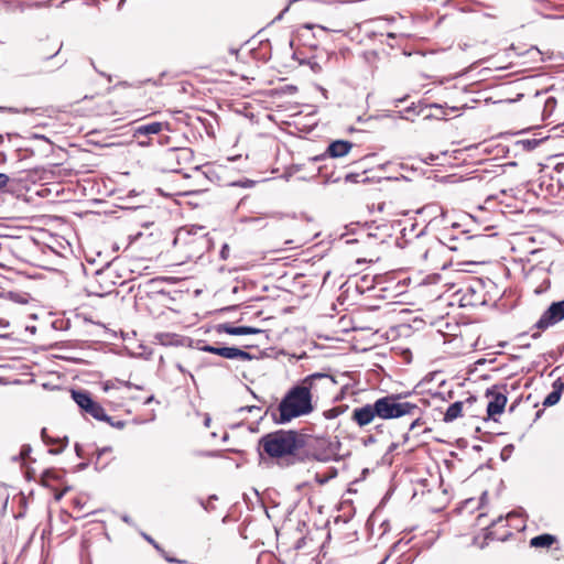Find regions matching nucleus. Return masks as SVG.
I'll return each mask as SVG.
<instances>
[{"instance_id": "5", "label": "nucleus", "mask_w": 564, "mask_h": 564, "mask_svg": "<svg viewBox=\"0 0 564 564\" xmlns=\"http://www.w3.org/2000/svg\"><path fill=\"white\" fill-rule=\"evenodd\" d=\"M130 116L142 111H155L159 91L154 84L121 87Z\"/></svg>"}, {"instance_id": "21", "label": "nucleus", "mask_w": 564, "mask_h": 564, "mask_svg": "<svg viewBox=\"0 0 564 564\" xmlns=\"http://www.w3.org/2000/svg\"><path fill=\"white\" fill-rule=\"evenodd\" d=\"M169 155L172 160L177 161L178 164H181V161H193V152L188 148H172Z\"/></svg>"}, {"instance_id": "7", "label": "nucleus", "mask_w": 564, "mask_h": 564, "mask_svg": "<svg viewBox=\"0 0 564 564\" xmlns=\"http://www.w3.org/2000/svg\"><path fill=\"white\" fill-rule=\"evenodd\" d=\"M160 235L150 231V228L147 226L144 231L129 236L126 250H129L132 256L140 259L151 260L160 250Z\"/></svg>"}, {"instance_id": "29", "label": "nucleus", "mask_w": 564, "mask_h": 564, "mask_svg": "<svg viewBox=\"0 0 564 564\" xmlns=\"http://www.w3.org/2000/svg\"><path fill=\"white\" fill-rule=\"evenodd\" d=\"M553 388L561 394L562 392H564V381H562L561 379L556 380L553 383Z\"/></svg>"}, {"instance_id": "23", "label": "nucleus", "mask_w": 564, "mask_h": 564, "mask_svg": "<svg viewBox=\"0 0 564 564\" xmlns=\"http://www.w3.org/2000/svg\"><path fill=\"white\" fill-rule=\"evenodd\" d=\"M225 332L229 335H251V334H258L260 333V329L249 326H231V325H225L224 326Z\"/></svg>"}, {"instance_id": "22", "label": "nucleus", "mask_w": 564, "mask_h": 564, "mask_svg": "<svg viewBox=\"0 0 564 564\" xmlns=\"http://www.w3.org/2000/svg\"><path fill=\"white\" fill-rule=\"evenodd\" d=\"M463 405L464 402L462 401L452 403L444 414V422H453L454 420L460 417L463 415Z\"/></svg>"}, {"instance_id": "25", "label": "nucleus", "mask_w": 564, "mask_h": 564, "mask_svg": "<svg viewBox=\"0 0 564 564\" xmlns=\"http://www.w3.org/2000/svg\"><path fill=\"white\" fill-rule=\"evenodd\" d=\"M561 394L553 388V391L547 394L543 401L544 406H552L560 401Z\"/></svg>"}, {"instance_id": "17", "label": "nucleus", "mask_w": 564, "mask_h": 564, "mask_svg": "<svg viewBox=\"0 0 564 564\" xmlns=\"http://www.w3.org/2000/svg\"><path fill=\"white\" fill-rule=\"evenodd\" d=\"M203 350L210 352V354L221 356L226 359H242L243 360V359L250 358V355L247 351L241 350L236 347H215V346L207 345V346L203 347Z\"/></svg>"}, {"instance_id": "32", "label": "nucleus", "mask_w": 564, "mask_h": 564, "mask_svg": "<svg viewBox=\"0 0 564 564\" xmlns=\"http://www.w3.org/2000/svg\"><path fill=\"white\" fill-rule=\"evenodd\" d=\"M167 337H169V335H167V334H160V335H158V338H159L163 344H165V343H166V341H165V338H167Z\"/></svg>"}, {"instance_id": "13", "label": "nucleus", "mask_w": 564, "mask_h": 564, "mask_svg": "<svg viewBox=\"0 0 564 564\" xmlns=\"http://www.w3.org/2000/svg\"><path fill=\"white\" fill-rule=\"evenodd\" d=\"M564 319V300L553 302L535 323L534 328L540 332L562 322Z\"/></svg>"}, {"instance_id": "34", "label": "nucleus", "mask_w": 564, "mask_h": 564, "mask_svg": "<svg viewBox=\"0 0 564 564\" xmlns=\"http://www.w3.org/2000/svg\"><path fill=\"white\" fill-rule=\"evenodd\" d=\"M29 451H30V448H23V449L21 451V455H22V456L28 455Z\"/></svg>"}, {"instance_id": "18", "label": "nucleus", "mask_w": 564, "mask_h": 564, "mask_svg": "<svg viewBox=\"0 0 564 564\" xmlns=\"http://www.w3.org/2000/svg\"><path fill=\"white\" fill-rule=\"evenodd\" d=\"M62 479L61 475L54 470V469H47L43 471L41 475L40 484L44 487L51 488L54 490V498L55 500H61L62 497L66 494L68 488H64L63 490L58 491L55 485L59 482Z\"/></svg>"}, {"instance_id": "26", "label": "nucleus", "mask_w": 564, "mask_h": 564, "mask_svg": "<svg viewBox=\"0 0 564 564\" xmlns=\"http://www.w3.org/2000/svg\"><path fill=\"white\" fill-rule=\"evenodd\" d=\"M341 413H344V409L341 406H334L323 412V415L327 420H333L338 417Z\"/></svg>"}, {"instance_id": "3", "label": "nucleus", "mask_w": 564, "mask_h": 564, "mask_svg": "<svg viewBox=\"0 0 564 564\" xmlns=\"http://www.w3.org/2000/svg\"><path fill=\"white\" fill-rule=\"evenodd\" d=\"M87 112L91 117L112 118L115 121L130 116L122 88H116L107 95L87 97Z\"/></svg>"}, {"instance_id": "33", "label": "nucleus", "mask_w": 564, "mask_h": 564, "mask_svg": "<svg viewBox=\"0 0 564 564\" xmlns=\"http://www.w3.org/2000/svg\"><path fill=\"white\" fill-rule=\"evenodd\" d=\"M162 140H163V144H169L170 143V137L169 135H165V134H162Z\"/></svg>"}, {"instance_id": "4", "label": "nucleus", "mask_w": 564, "mask_h": 564, "mask_svg": "<svg viewBox=\"0 0 564 564\" xmlns=\"http://www.w3.org/2000/svg\"><path fill=\"white\" fill-rule=\"evenodd\" d=\"M358 24L357 13L346 4H335L325 9L317 28L336 33L350 31Z\"/></svg>"}, {"instance_id": "16", "label": "nucleus", "mask_w": 564, "mask_h": 564, "mask_svg": "<svg viewBox=\"0 0 564 564\" xmlns=\"http://www.w3.org/2000/svg\"><path fill=\"white\" fill-rule=\"evenodd\" d=\"M115 272L110 268L99 270L95 274V282L99 284L98 294H109L115 290Z\"/></svg>"}, {"instance_id": "9", "label": "nucleus", "mask_w": 564, "mask_h": 564, "mask_svg": "<svg viewBox=\"0 0 564 564\" xmlns=\"http://www.w3.org/2000/svg\"><path fill=\"white\" fill-rule=\"evenodd\" d=\"M102 390L107 394L106 402L115 408H124L130 403L131 383L128 381L112 379L102 383Z\"/></svg>"}, {"instance_id": "1", "label": "nucleus", "mask_w": 564, "mask_h": 564, "mask_svg": "<svg viewBox=\"0 0 564 564\" xmlns=\"http://www.w3.org/2000/svg\"><path fill=\"white\" fill-rule=\"evenodd\" d=\"M336 381L330 375L315 372L293 384L275 408L271 409L272 421L286 424L314 412L319 399L328 394Z\"/></svg>"}, {"instance_id": "35", "label": "nucleus", "mask_w": 564, "mask_h": 564, "mask_svg": "<svg viewBox=\"0 0 564 564\" xmlns=\"http://www.w3.org/2000/svg\"><path fill=\"white\" fill-rule=\"evenodd\" d=\"M42 437L46 441V430L45 429L42 430Z\"/></svg>"}, {"instance_id": "6", "label": "nucleus", "mask_w": 564, "mask_h": 564, "mask_svg": "<svg viewBox=\"0 0 564 564\" xmlns=\"http://www.w3.org/2000/svg\"><path fill=\"white\" fill-rule=\"evenodd\" d=\"M380 420L412 417L419 414L420 406L402 394H388L376 400Z\"/></svg>"}, {"instance_id": "20", "label": "nucleus", "mask_w": 564, "mask_h": 564, "mask_svg": "<svg viewBox=\"0 0 564 564\" xmlns=\"http://www.w3.org/2000/svg\"><path fill=\"white\" fill-rule=\"evenodd\" d=\"M556 542V536L555 535H552V534H549V533H544V534H541V535H536L534 538H532L530 540V546L531 547H551L554 543Z\"/></svg>"}, {"instance_id": "19", "label": "nucleus", "mask_w": 564, "mask_h": 564, "mask_svg": "<svg viewBox=\"0 0 564 564\" xmlns=\"http://www.w3.org/2000/svg\"><path fill=\"white\" fill-rule=\"evenodd\" d=\"M351 142L345 140H336L328 145L326 153L330 158H341L346 155L351 150Z\"/></svg>"}, {"instance_id": "10", "label": "nucleus", "mask_w": 564, "mask_h": 564, "mask_svg": "<svg viewBox=\"0 0 564 564\" xmlns=\"http://www.w3.org/2000/svg\"><path fill=\"white\" fill-rule=\"evenodd\" d=\"M445 286L446 284L442 282V278L434 274L415 285L414 294L423 303L429 304L442 297Z\"/></svg>"}, {"instance_id": "24", "label": "nucleus", "mask_w": 564, "mask_h": 564, "mask_svg": "<svg viewBox=\"0 0 564 564\" xmlns=\"http://www.w3.org/2000/svg\"><path fill=\"white\" fill-rule=\"evenodd\" d=\"M143 392H144L143 388H141L139 386L131 384V395L133 398L130 399V402L135 401V402H142L143 404L150 403L153 400V395L152 394H143Z\"/></svg>"}, {"instance_id": "2", "label": "nucleus", "mask_w": 564, "mask_h": 564, "mask_svg": "<svg viewBox=\"0 0 564 564\" xmlns=\"http://www.w3.org/2000/svg\"><path fill=\"white\" fill-rule=\"evenodd\" d=\"M308 436L296 430H276L258 442L260 456L274 459L280 466L304 462Z\"/></svg>"}, {"instance_id": "12", "label": "nucleus", "mask_w": 564, "mask_h": 564, "mask_svg": "<svg viewBox=\"0 0 564 564\" xmlns=\"http://www.w3.org/2000/svg\"><path fill=\"white\" fill-rule=\"evenodd\" d=\"M517 518L516 513L511 512L506 518L499 517L497 520L486 529L485 539L491 541H507L511 535L512 531L509 528V520Z\"/></svg>"}, {"instance_id": "27", "label": "nucleus", "mask_w": 564, "mask_h": 564, "mask_svg": "<svg viewBox=\"0 0 564 564\" xmlns=\"http://www.w3.org/2000/svg\"><path fill=\"white\" fill-rule=\"evenodd\" d=\"M412 423L410 424V430H414L416 426H421L424 422L422 421V409L420 408L419 414H415Z\"/></svg>"}, {"instance_id": "30", "label": "nucleus", "mask_w": 564, "mask_h": 564, "mask_svg": "<svg viewBox=\"0 0 564 564\" xmlns=\"http://www.w3.org/2000/svg\"><path fill=\"white\" fill-rule=\"evenodd\" d=\"M9 176L3 174V173H0V189L4 188L8 183H9Z\"/></svg>"}, {"instance_id": "11", "label": "nucleus", "mask_w": 564, "mask_h": 564, "mask_svg": "<svg viewBox=\"0 0 564 564\" xmlns=\"http://www.w3.org/2000/svg\"><path fill=\"white\" fill-rule=\"evenodd\" d=\"M169 131L167 122H150L140 124L134 129L133 138L138 141V143L142 147L152 145L154 141L159 144L163 143L162 140V131Z\"/></svg>"}, {"instance_id": "15", "label": "nucleus", "mask_w": 564, "mask_h": 564, "mask_svg": "<svg viewBox=\"0 0 564 564\" xmlns=\"http://www.w3.org/2000/svg\"><path fill=\"white\" fill-rule=\"evenodd\" d=\"M486 395L489 399L487 404V414L489 417L496 420L495 416L505 411L507 397L505 393L495 390H488Z\"/></svg>"}, {"instance_id": "28", "label": "nucleus", "mask_w": 564, "mask_h": 564, "mask_svg": "<svg viewBox=\"0 0 564 564\" xmlns=\"http://www.w3.org/2000/svg\"><path fill=\"white\" fill-rule=\"evenodd\" d=\"M164 558L169 563H175V564H186L187 563L185 560H180V558L172 557L169 555H164Z\"/></svg>"}, {"instance_id": "14", "label": "nucleus", "mask_w": 564, "mask_h": 564, "mask_svg": "<svg viewBox=\"0 0 564 564\" xmlns=\"http://www.w3.org/2000/svg\"><path fill=\"white\" fill-rule=\"evenodd\" d=\"M376 401L373 403H367L362 406L355 408L351 412V421L359 427H365L373 423L376 419H379V411H376Z\"/></svg>"}, {"instance_id": "31", "label": "nucleus", "mask_w": 564, "mask_h": 564, "mask_svg": "<svg viewBox=\"0 0 564 564\" xmlns=\"http://www.w3.org/2000/svg\"><path fill=\"white\" fill-rule=\"evenodd\" d=\"M33 139H40V140H43L47 143H51L50 140L47 138H45L44 135H40V134H33L32 135Z\"/></svg>"}, {"instance_id": "8", "label": "nucleus", "mask_w": 564, "mask_h": 564, "mask_svg": "<svg viewBox=\"0 0 564 564\" xmlns=\"http://www.w3.org/2000/svg\"><path fill=\"white\" fill-rule=\"evenodd\" d=\"M72 398L84 415H89L98 421H105L117 429H122L124 426L123 421H112V419L106 414L104 406L99 402L95 401L89 392L84 390H73Z\"/></svg>"}]
</instances>
